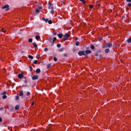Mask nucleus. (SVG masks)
Instances as JSON below:
<instances>
[{"label": "nucleus", "instance_id": "obj_46", "mask_svg": "<svg viewBox=\"0 0 131 131\" xmlns=\"http://www.w3.org/2000/svg\"><path fill=\"white\" fill-rule=\"evenodd\" d=\"M36 57L37 58H39L40 57V55L37 54Z\"/></svg>", "mask_w": 131, "mask_h": 131}, {"label": "nucleus", "instance_id": "obj_51", "mask_svg": "<svg viewBox=\"0 0 131 131\" xmlns=\"http://www.w3.org/2000/svg\"><path fill=\"white\" fill-rule=\"evenodd\" d=\"M128 7H131V3L128 4Z\"/></svg>", "mask_w": 131, "mask_h": 131}, {"label": "nucleus", "instance_id": "obj_11", "mask_svg": "<svg viewBox=\"0 0 131 131\" xmlns=\"http://www.w3.org/2000/svg\"><path fill=\"white\" fill-rule=\"evenodd\" d=\"M41 71H40V69H37L36 70V73H40Z\"/></svg>", "mask_w": 131, "mask_h": 131}, {"label": "nucleus", "instance_id": "obj_8", "mask_svg": "<svg viewBox=\"0 0 131 131\" xmlns=\"http://www.w3.org/2000/svg\"><path fill=\"white\" fill-rule=\"evenodd\" d=\"M17 77H18V78H19L20 79H22V78H23V77H24V75H23V74H19L17 75Z\"/></svg>", "mask_w": 131, "mask_h": 131}, {"label": "nucleus", "instance_id": "obj_37", "mask_svg": "<svg viewBox=\"0 0 131 131\" xmlns=\"http://www.w3.org/2000/svg\"><path fill=\"white\" fill-rule=\"evenodd\" d=\"M48 50L49 49L47 48H46L44 49L45 52H48Z\"/></svg>", "mask_w": 131, "mask_h": 131}, {"label": "nucleus", "instance_id": "obj_56", "mask_svg": "<svg viewBox=\"0 0 131 131\" xmlns=\"http://www.w3.org/2000/svg\"><path fill=\"white\" fill-rule=\"evenodd\" d=\"M122 18L123 19V18H125V16L124 15L122 17Z\"/></svg>", "mask_w": 131, "mask_h": 131}, {"label": "nucleus", "instance_id": "obj_5", "mask_svg": "<svg viewBox=\"0 0 131 131\" xmlns=\"http://www.w3.org/2000/svg\"><path fill=\"white\" fill-rule=\"evenodd\" d=\"M69 36H70L69 34L66 33L65 35L63 36V39H64V40H68V37H69Z\"/></svg>", "mask_w": 131, "mask_h": 131}, {"label": "nucleus", "instance_id": "obj_53", "mask_svg": "<svg viewBox=\"0 0 131 131\" xmlns=\"http://www.w3.org/2000/svg\"><path fill=\"white\" fill-rule=\"evenodd\" d=\"M82 2L83 3V4L84 5V4H85V1H83Z\"/></svg>", "mask_w": 131, "mask_h": 131}, {"label": "nucleus", "instance_id": "obj_49", "mask_svg": "<svg viewBox=\"0 0 131 131\" xmlns=\"http://www.w3.org/2000/svg\"><path fill=\"white\" fill-rule=\"evenodd\" d=\"M126 2H127V3H131V0H126Z\"/></svg>", "mask_w": 131, "mask_h": 131}, {"label": "nucleus", "instance_id": "obj_14", "mask_svg": "<svg viewBox=\"0 0 131 131\" xmlns=\"http://www.w3.org/2000/svg\"><path fill=\"white\" fill-rule=\"evenodd\" d=\"M19 108H20V106H19V105H16L15 107V109L16 110H19Z\"/></svg>", "mask_w": 131, "mask_h": 131}, {"label": "nucleus", "instance_id": "obj_7", "mask_svg": "<svg viewBox=\"0 0 131 131\" xmlns=\"http://www.w3.org/2000/svg\"><path fill=\"white\" fill-rule=\"evenodd\" d=\"M32 79L33 80H36V79H38V75H36L33 76L32 77Z\"/></svg>", "mask_w": 131, "mask_h": 131}, {"label": "nucleus", "instance_id": "obj_10", "mask_svg": "<svg viewBox=\"0 0 131 131\" xmlns=\"http://www.w3.org/2000/svg\"><path fill=\"white\" fill-rule=\"evenodd\" d=\"M58 36L59 38H62V37H63V34L62 33H59L58 35Z\"/></svg>", "mask_w": 131, "mask_h": 131}, {"label": "nucleus", "instance_id": "obj_6", "mask_svg": "<svg viewBox=\"0 0 131 131\" xmlns=\"http://www.w3.org/2000/svg\"><path fill=\"white\" fill-rule=\"evenodd\" d=\"M84 52H85V55H86V57H88V55H89V54L92 53V51L87 50Z\"/></svg>", "mask_w": 131, "mask_h": 131}, {"label": "nucleus", "instance_id": "obj_26", "mask_svg": "<svg viewBox=\"0 0 131 131\" xmlns=\"http://www.w3.org/2000/svg\"><path fill=\"white\" fill-rule=\"evenodd\" d=\"M26 96H27V97L30 96V92H28L26 94Z\"/></svg>", "mask_w": 131, "mask_h": 131}, {"label": "nucleus", "instance_id": "obj_45", "mask_svg": "<svg viewBox=\"0 0 131 131\" xmlns=\"http://www.w3.org/2000/svg\"><path fill=\"white\" fill-rule=\"evenodd\" d=\"M63 56H64V57H67V56H68L67 53H64L63 54Z\"/></svg>", "mask_w": 131, "mask_h": 131}, {"label": "nucleus", "instance_id": "obj_16", "mask_svg": "<svg viewBox=\"0 0 131 131\" xmlns=\"http://www.w3.org/2000/svg\"><path fill=\"white\" fill-rule=\"evenodd\" d=\"M48 40H49V41H50V43H52V41L53 39H52V37H50L48 38Z\"/></svg>", "mask_w": 131, "mask_h": 131}, {"label": "nucleus", "instance_id": "obj_42", "mask_svg": "<svg viewBox=\"0 0 131 131\" xmlns=\"http://www.w3.org/2000/svg\"><path fill=\"white\" fill-rule=\"evenodd\" d=\"M24 81L25 83H28V80H25Z\"/></svg>", "mask_w": 131, "mask_h": 131}, {"label": "nucleus", "instance_id": "obj_43", "mask_svg": "<svg viewBox=\"0 0 131 131\" xmlns=\"http://www.w3.org/2000/svg\"><path fill=\"white\" fill-rule=\"evenodd\" d=\"M53 35H57V32H54L53 33Z\"/></svg>", "mask_w": 131, "mask_h": 131}, {"label": "nucleus", "instance_id": "obj_3", "mask_svg": "<svg viewBox=\"0 0 131 131\" xmlns=\"http://www.w3.org/2000/svg\"><path fill=\"white\" fill-rule=\"evenodd\" d=\"M2 9L4 10L5 9V11H8L10 10V6L8 4L4 5L3 7H2Z\"/></svg>", "mask_w": 131, "mask_h": 131}, {"label": "nucleus", "instance_id": "obj_2", "mask_svg": "<svg viewBox=\"0 0 131 131\" xmlns=\"http://www.w3.org/2000/svg\"><path fill=\"white\" fill-rule=\"evenodd\" d=\"M113 45L112 43L108 42L105 45H103L102 47L103 49H105V48H111L113 47Z\"/></svg>", "mask_w": 131, "mask_h": 131}, {"label": "nucleus", "instance_id": "obj_23", "mask_svg": "<svg viewBox=\"0 0 131 131\" xmlns=\"http://www.w3.org/2000/svg\"><path fill=\"white\" fill-rule=\"evenodd\" d=\"M2 99H3L4 100L7 99V95H4V96L2 97Z\"/></svg>", "mask_w": 131, "mask_h": 131}, {"label": "nucleus", "instance_id": "obj_35", "mask_svg": "<svg viewBox=\"0 0 131 131\" xmlns=\"http://www.w3.org/2000/svg\"><path fill=\"white\" fill-rule=\"evenodd\" d=\"M19 97L18 96H16L15 97V100H19Z\"/></svg>", "mask_w": 131, "mask_h": 131}, {"label": "nucleus", "instance_id": "obj_48", "mask_svg": "<svg viewBox=\"0 0 131 131\" xmlns=\"http://www.w3.org/2000/svg\"><path fill=\"white\" fill-rule=\"evenodd\" d=\"M76 48H73V52H76Z\"/></svg>", "mask_w": 131, "mask_h": 131}, {"label": "nucleus", "instance_id": "obj_41", "mask_svg": "<svg viewBox=\"0 0 131 131\" xmlns=\"http://www.w3.org/2000/svg\"><path fill=\"white\" fill-rule=\"evenodd\" d=\"M2 32H4V33H5V32H6V30H5V29L3 28L2 30Z\"/></svg>", "mask_w": 131, "mask_h": 131}, {"label": "nucleus", "instance_id": "obj_9", "mask_svg": "<svg viewBox=\"0 0 131 131\" xmlns=\"http://www.w3.org/2000/svg\"><path fill=\"white\" fill-rule=\"evenodd\" d=\"M56 40H57V38L54 37L53 38V41H52L51 46H54V45L55 43V41H56Z\"/></svg>", "mask_w": 131, "mask_h": 131}, {"label": "nucleus", "instance_id": "obj_27", "mask_svg": "<svg viewBox=\"0 0 131 131\" xmlns=\"http://www.w3.org/2000/svg\"><path fill=\"white\" fill-rule=\"evenodd\" d=\"M79 42L78 41H76V46H77V47H78V46H79Z\"/></svg>", "mask_w": 131, "mask_h": 131}, {"label": "nucleus", "instance_id": "obj_17", "mask_svg": "<svg viewBox=\"0 0 131 131\" xmlns=\"http://www.w3.org/2000/svg\"><path fill=\"white\" fill-rule=\"evenodd\" d=\"M28 58L29 59H31V60H33V56L32 55H28Z\"/></svg>", "mask_w": 131, "mask_h": 131}, {"label": "nucleus", "instance_id": "obj_36", "mask_svg": "<svg viewBox=\"0 0 131 131\" xmlns=\"http://www.w3.org/2000/svg\"><path fill=\"white\" fill-rule=\"evenodd\" d=\"M57 48H60V47H61V44L58 43V44L57 45Z\"/></svg>", "mask_w": 131, "mask_h": 131}, {"label": "nucleus", "instance_id": "obj_30", "mask_svg": "<svg viewBox=\"0 0 131 131\" xmlns=\"http://www.w3.org/2000/svg\"><path fill=\"white\" fill-rule=\"evenodd\" d=\"M38 61L37 60H33L34 64H37Z\"/></svg>", "mask_w": 131, "mask_h": 131}, {"label": "nucleus", "instance_id": "obj_39", "mask_svg": "<svg viewBox=\"0 0 131 131\" xmlns=\"http://www.w3.org/2000/svg\"><path fill=\"white\" fill-rule=\"evenodd\" d=\"M30 71H32V70H33V68H32V67H30Z\"/></svg>", "mask_w": 131, "mask_h": 131}, {"label": "nucleus", "instance_id": "obj_38", "mask_svg": "<svg viewBox=\"0 0 131 131\" xmlns=\"http://www.w3.org/2000/svg\"><path fill=\"white\" fill-rule=\"evenodd\" d=\"M95 56L96 57H98V56H99V54L98 53V52H96V53H95Z\"/></svg>", "mask_w": 131, "mask_h": 131}, {"label": "nucleus", "instance_id": "obj_13", "mask_svg": "<svg viewBox=\"0 0 131 131\" xmlns=\"http://www.w3.org/2000/svg\"><path fill=\"white\" fill-rule=\"evenodd\" d=\"M90 48L91 50H95V46H94V45H91L90 46Z\"/></svg>", "mask_w": 131, "mask_h": 131}, {"label": "nucleus", "instance_id": "obj_55", "mask_svg": "<svg viewBox=\"0 0 131 131\" xmlns=\"http://www.w3.org/2000/svg\"><path fill=\"white\" fill-rule=\"evenodd\" d=\"M33 105H34V102L32 103V106H33Z\"/></svg>", "mask_w": 131, "mask_h": 131}, {"label": "nucleus", "instance_id": "obj_32", "mask_svg": "<svg viewBox=\"0 0 131 131\" xmlns=\"http://www.w3.org/2000/svg\"><path fill=\"white\" fill-rule=\"evenodd\" d=\"M54 61H55V62H57V61H58V59L56 57H54Z\"/></svg>", "mask_w": 131, "mask_h": 131}, {"label": "nucleus", "instance_id": "obj_24", "mask_svg": "<svg viewBox=\"0 0 131 131\" xmlns=\"http://www.w3.org/2000/svg\"><path fill=\"white\" fill-rule=\"evenodd\" d=\"M48 24H53V21H52V20H48Z\"/></svg>", "mask_w": 131, "mask_h": 131}, {"label": "nucleus", "instance_id": "obj_31", "mask_svg": "<svg viewBox=\"0 0 131 131\" xmlns=\"http://www.w3.org/2000/svg\"><path fill=\"white\" fill-rule=\"evenodd\" d=\"M29 42H32V38H30L28 39Z\"/></svg>", "mask_w": 131, "mask_h": 131}, {"label": "nucleus", "instance_id": "obj_57", "mask_svg": "<svg viewBox=\"0 0 131 131\" xmlns=\"http://www.w3.org/2000/svg\"><path fill=\"white\" fill-rule=\"evenodd\" d=\"M22 54H23V53H24V51H21L20 52Z\"/></svg>", "mask_w": 131, "mask_h": 131}, {"label": "nucleus", "instance_id": "obj_40", "mask_svg": "<svg viewBox=\"0 0 131 131\" xmlns=\"http://www.w3.org/2000/svg\"><path fill=\"white\" fill-rule=\"evenodd\" d=\"M41 9H42V7L41 6H39V7H38V10H39V11H40V10H41Z\"/></svg>", "mask_w": 131, "mask_h": 131}, {"label": "nucleus", "instance_id": "obj_59", "mask_svg": "<svg viewBox=\"0 0 131 131\" xmlns=\"http://www.w3.org/2000/svg\"><path fill=\"white\" fill-rule=\"evenodd\" d=\"M102 40V38L99 39V41Z\"/></svg>", "mask_w": 131, "mask_h": 131}, {"label": "nucleus", "instance_id": "obj_12", "mask_svg": "<svg viewBox=\"0 0 131 131\" xmlns=\"http://www.w3.org/2000/svg\"><path fill=\"white\" fill-rule=\"evenodd\" d=\"M42 20H43V21H45V22H48L49 21V19L48 18H46L45 17H42Z\"/></svg>", "mask_w": 131, "mask_h": 131}, {"label": "nucleus", "instance_id": "obj_4", "mask_svg": "<svg viewBox=\"0 0 131 131\" xmlns=\"http://www.w3.org/2000/svg\"><path fill=\"white\" fill-rule=\"evenodd\" d=\"M78 54L79 55V56H85V57H86V54H85L84 51H79L78 53Z\"/></svg>", "mask_w": 131, "mask_h": 131}, {"label": "nucleus", "instance_id": "obj_29", "mask_svg": "<svg viewBox=\"0 0 131 131\" xmlns=\"http://www.w3.org/2000/svg\"><path fill=\"white\" fill-rule=\"evenodd\" d=\"M39 11H40L39 9H37L35 10V12L38 13H39Z\"/></svg>", "mask_w": 131, "mask_h": 131}, {"label": "nucleus", "instance_id": "obj_1", "mask_svg": "<svg viewBox=\"0 0 131 131\" xmlns=\"http://www.w3.org/2000/svg\"><path fill=\"white\" fill-rule=\"evenodd\" d=\"M48 5V9L50 10V14H54V6H53V4L51 3H49Z\"/></svg>", "mask_w": 131, "mask_h": 131}, {"label": "nucleus", "instance_id": "obj_19", "mask_svg": "<svg viewBox=\"0 0 131 131\" xmlns=\"http://www.w3.org/2000/svg\"><path fill=\"white\" fill-rule=\"evenodd\" d=\"M109 52H110V50L109 49H105V53H109Z\"/></svg>", "mask_w": 131, "mask_h": 131}, {"label": "nucleus", "instance_id": "obj_50", "mask_svg": "<svg viewBox=\"0 0 131 131\" xmlns=\"http://www.w3.org/2000/svg\"><path fill=\"white\" fill-rule=\"evenodd\" d=\"M3 121V119L0 117V122H2Z\"/></svg>", "mask_w": 131, "mask_h": 131}, {"label": "nucleus", "instance_id": "obj_33", "mask_svg": "<svg viewBox=\"0 0 131 131\" xmlns=\"http://www.w3.org/2000/svg\"><path fill=\"white\" fill-rule=\"evenodd\" d=\"M27 86H28L27 84H26V85L23 84V85H22V87L23 88H27Z\"/></svg>", "mask_w": 131, "mask_h": 131}, {"label": "nucleus", "instance_id": "obj_47", "mask_svg": "<svg viewBox=\"0 0 131 131\" xmlns=\"http://www.w3.org/2000/svg\"><path fill=\"white\" fill-rule=\"evenodd\" d=\"M99 58H102V57H103V55H102V54H100L99 55Z\"/></svg>", "mask_w": 131, "mask_h": 131}, {"label": "nucleus", "instance_id": "obj_21", "mask_svg": "<svg viewBox=\"0 0 131 131\" xmlns=\"http://www.w3.org/2000/svg\"><path fill=\"white\" fill-rule=\"evenodd\" d=\"M24 95V93H23V91H21L19 93V96L20 97H22V96H23Z\"/></svg>", "mask_w": 131, "mask_h": 131}, {"label": "nucleus", "instance_id": "obj_18", "mask_svg": "<svg viewBox=\"0 0 131 131\" xmlns=\"http://www.w3.org/2000/svg\"><path fill=\"white\" fill-rule=\"evenodd\" d=\"M127 41L128 43H130V42H131V38H129L128 39H127Z\"/></svg>", "mask_w": 131, "mask_h": 131}, {"label": "nucleus", "instance_id": "obj_22", "mask_svg": "<svg viewBox=\"0 0 131 131\" xmlns=\"http://www.w3.org/2000/svg\"><path fill=\"white\" fill-rule=\"evenodd\" d=\"M64 50V48H61L59 50V52H63Z\"/></svg>", "mask_w": 131, "mask_h": 131}, {"label": "nucleus", "instance_id": "obj_58", "mask_svg": "<svg viewBox=\"0 0 131 131\" xmlns=\"http://www.w3.org/2000/svg\"><path fill=\"white\" fill-rule=\"evenodd\" d=\"M80 2H82L83 0H79Z\"/></svg>", "mask_w": 131, "mask_h": 131}, {"label": "nucleus", "instance_id": "obj_34", "mask_svg": "<svg viewBox=\"0 0 131 131\" xmlns=\"http://www.w3.org/2000/svg\"><path fill=\"white\" fill-rule=\"evenodd\" d=\"M7 94V92L4 91L2 93V95H6Z\"/></svg>", "mask_w": 131, "mask_h": 131}, {"label": "nucleus", "instance_id": "obj_15", "mask_svg": "<svg viewBox=\"0 0 131 131\" xmlns=\"http://www.w3.org/2000/svg\"><path fill=\"white\" fill-rule=\"evenodd\" d=\"M39 38H40V36H39V35H36L35 36V39L37 40H38V39H39Z\"/></svg>", "mask_w": 131, "mask_h": 131}, {"label": "nucleus", "instance_id": "obj_20", "mask_svg": "<svg viewBox=\"0 0 131 131\" xmlns=\"http://www.w3.org/2000/svg\"><path fill=\"white\" fill-rule=\"evenodd\" d=\"M33 45L34 46V48H36L37 47V44L35 42L33 43Z\"/></svg>", "mask_w": 131, "mask_h": 131}, {"label": "nucleus", "instance_id": "obj_44", "mask_svg": "<svg viewBox=\"0 0 131 131\" xmlns=\"http://www.w3.org/2000/svg\"><path fill=\"white\" fill-rule=\"evenodd\" d=\"M89 7L91 8V9H93V8H94V7L93 6V5H90Z\"/></svg>", "mask_w": 131, "mask_h": 131}, {"label": "nucleus", "instance_id": "obj_28", "mask_svg": "<svg viewBox=\"0 0 131 131\" xmlns=\"http://www.w3.org/2000/svg\"><path fill=\"white\" fill-rule=\"evenodd\" d=\"M102 51H101V49H99L97 51L96 53H101Z\"/></svg>", "mask_w": 131, "mask_h": 131}, {"label": "nucleus", "instance_id": "obj_25", "mask_svg": "<svg viewBox=\"0 0 131 131\" xmlns=\"http://www.w3.org/2000/svg\"><path fill=\"white\" fill-rule=\"evenodd\" d=\"M50 67H51V63H49L47 65V69H49V68H50Z\"/></svg>", "mask_w": 131, "mask_h": 131}, {"label": "nucleus", "instance_id": "obj_52", "mask_svg": "<svg viewBox=\"0 0 131 131\" xmlns=\"http://www.w3.org/2000/svg\"><path fill=\"white\" fill-rule=\"evenodd\" d=\"M0 110L2 111V110H4V107H2L0 108Z\"/></svg>", "mask_w": 131, "mask_h": 131}, {"label": "nucleus", "instance_id": "obj_54", "mask_svg": "<svg viewBox=\"0 0 131 131\" xmlns=\"http://www.w3.org/2000/svg\"><path fill=\"white\" fill-rule=\"evenodd\" d=\"M98 7H101V4L99 3V4H98Z\"/></svg>", "mask_w": 131, "mask_h": 131}]
</instances>
